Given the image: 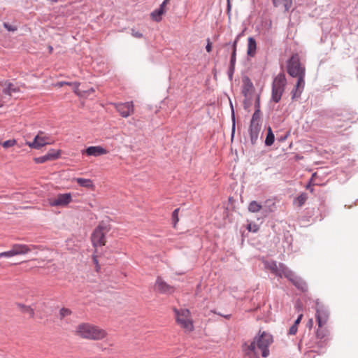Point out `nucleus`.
I'll list each match as a JSON object with an SVG mask.
<instances>
[{"label":"nucleus","instance_id":"obj_31","mask_svg":"<svg viewBox=\"0 0 358 358\" xmlns=\"http://www.w3.org/2000/svg\"><path fill=\"white\" fill-rule=\"evenodd\" d=\"M178 213H179V208H176L173 210L172 213V220L173 222V227H175L178 222L179 221L178 218Z\"/></svg>","mask_w":358,"mask_h":358},{"label":"nucleus","instance_id":"obj_38","mask_svg":"<svg viewBox=\"0 0 358 358\" xmlns=\"http://www.w3.org/2000/svg\"><path fill=\"white\" fill-rule=\"evenodd\" d=\"M247 228L250 231L252 232H257L259 229V227L255 224H249Z\"/></svg>","mask_w":358,"mask_h":358},{"label":"nucleus","instance_id":"obj_45","mask_svg":"<svg viewBox=\"0 0 358 358\" xmlns=\"http://www.w3.org/2000/svg\"><path fill=\"white\" fill-rule=\"evenodd\" d=\"M93 262L97 267H99L96 256H93Z\"/></svg>","mask_w":358,"mask_h":358},{"label":"nucleus","instance_id":"obj_1","mask_svg":"<svg viewBox=\"0 0 358 358\" xmlns=\"http://www.w3.org/2000/svg\"><path fill=\"white\" fill-rule=\"evenodd\" d=\"M273 341V336L270 334L259 331L252 341L243 344L242 350L248 358L267 357L269 355L268 347Z\"/></svg>","mask_w":358,"mask_h":358},{"label":"nucleus","instance_id":"obj_6","mask_svg":"<svg viewBox=\"0 0 358 358\" xmlns=\"http://www.w3.org/2000/svg\"><path fill=\"white\" fill-rule=\"evenodd\" d=\"M287 85V79L284 73L278 74L272 83L271 99L275 103H278L281 99Z\"/></svg>","mask_w":358,"mask_h":358},{"label":"nucleus","instance_id":"obj_48","mask_svg":"<svg viewBox=\"0 0 358 358\" xmlns=\"http://www.w3.org/2000/svg\"><path fill=\"white\" fill-rule=\"evenodd\" d=\"M352 119V114L348 113V117H347V120L350 121Z\"/></svg>","mask_w":358,"mask_h":358},{"label":"nucleus","instance_id":"obj_43","mask_svg":"<svg viewBox=\"0 0 358 358\" xmlns=\"http://www.w3.org/2000/svg\"><path fill=\"white\" fill-rule=\"evenodd\" d=\"M303 317V314H300L298 317V318L296 319V320L294 322V325L297 326L299 325V324L301 322V320Z\"/></svg>","mask_w":358,"mask_h":358},{"label":"nucleus","instance_id":"obj_20","mask_svg":"<svg viewBox=\"0 0 358 358\" xmlns=\"http://www.w3.org/2000/svg\"><path fill=\"white\" fill-rule=\"evenodd\" d=\"M243 93L245 96H247L248 94L250 93L253 90V84L251 82L250 79L248 77H245L243 78Z\"/></svg>","mask_w":358,"mask_h":358},{"label":"nucleus","instance_id":"obj_10","mask_svg":"<svg viewBox=\"0 0 358 358\" xmlns=\"http://www.w3.org/2000/svg\"><path fill=\"white\" fill-rule=\"evenodd\" d=\"M315 317L319 327L325 326L329 317L328 310L324 306L318 303H317L316 306Z\"/></svg>","mask_w":358,"mask_h":358},{"label":"nucleus","instance_id":"obj_15","mask_svg":"<svg viewBox=\"0 0 358 358\" xmlns=\"http://www.w3.org/2000/svg\"><path fill=\"white\" fill-rule=\"evenodd\" d=\"M83 154L87 156L99 157L108 153V151L100 145L90 146L82 151Z\"/></svg>","mask_w":358,"mask_h":358},{"label":"nucleus","instance_id":"obj_23","mask_svg":"<svg viewBox=\"0 0 358 358\" xmlns=\"http://www.w3.org/2000/svg\"><path fill=\"white\" fill-rule=\"evenodd\" d=\"M70 86L73 87V92L78 96L84 97V98L87 97V92H83L79 90L80 83H78V82L71 83V85H70Z\"/></svg>","mask_w":358,"mask_h":358},{"label":"nucleus","instance_id":"obj_42","mask_svg":"<svg viewBox=\"0 0 358 358\" xmlns=\"http://www.w3.org/2000/svg\"><path fill=\"white\" fill-rule=\"evenodd\" d=\"M71 85V83H69V82H65V81H62V82H59L57 83L55 86L56 87H63L64 85Z\"/></svg>","mask_w":358,"mask_h":358},{"label":"nucleus","instance_id":"obj_18","mask_svg":"<svg viewBox=\"0 0 358 358\" xmlns=\"http://www.w3.org/2000/svg\"><path fill=\"white\" fill-rule=\"evenodd\" d=\"M74 180L77 182V183L83 187L94 190V185L93 181L90 179L83 178H74Z\"/></svg>","mask_w":358,"mask_h":358},{"label":"nucleus","instance_id":"obj_39","mask_svg":"<svg viewBox=\"0 0 358 358\" xmlns=\"http://www.w3.org/2000/svg\"><path fill=\"white\" fill-rule=\"evenodd\" d=\"M3 27L8 31H15L17 30V27L15 26H11L8 23H4Z\"/></svg>","mask_w":358,"mask_h":358},{"label":"nucleus","instance_id":"obj_27","mask_svg":"<svg viewBox=\"0 0 358 358\" xmlns=\"http://www.w3.org/2000/svg\"><path fill=\"white\" fill-rule=\"evenodd\" d=\"M274 140H275V136L272 131V129L271 127H268L266 138L265 140V144L267 146H271V145H273Z\"/></svg>","mask_w":358,"mask_h":358},{"label":"nucleus","instance_id":"obj_37","mask_svg":"<svg viewBox=\"0 0 358 358\" xmlns=\"http://www.w3.org/2000/svg\"><path fill=\"white\" fill-rule=\"evenodd\" d=\"M131 36L134 38H142L143 37V34L141 33L139 31L136 30L135 29H131Z\"/></svg>","mask_w":358,"mask_h":358},{"label":"nucleus","instance_id":"obj_34","mask_svg":"<svg viewBox=\"0 0 358 358\" xmlns=\"http://www.w3.org/2000/svg\"><path fill=\"white\" fill-rule=\"evenodd\" d=\"M71 314V311L68 308H63L59 311V315H60L61 319H62L66 316H69Z\"/></svg>","mask_w":358,"mask_h":358},{"label":"nucleus","instance_id":"obj_9","mask_svg":"<svg viewBox=\"0 0 358 358\" xmlns=\"http://www.w3.org/2000/svg\"><path fill=\"white\" fill-rule=\"evenodd\" d=\"M50 138L43 131H39L35 136L33 142H27L26 144L31 148L40 149L42 147L50 144Z\"/></svg>","mask_w":358,"mask_h":358},{"label":"nucleus","instance_id":"obj_49","mask_svg":"<svg viewBox=\"0 0 358 358\" xmlns=\"http://www.w3.org/2000/svg\"><path fill=\"white\" fill-rule=\"evenodd\" d=\"M169 1L170 0H164L162 3H164V5H165V6H166V4L169 2Z\"/></svg>","mask_w":358,"mask_h":358},{"label":"nucleus","instance_id":"obj_4","mask_svg":"<svg viewBox=\"0 0 358 358\" xmlns=\"http://www.w3.org/2000/svg\"><path fill=\"white\" fill-rule=\"evenodd\" d=\"M110 227L104 222H101L94 229L92 235L91 241L94 247L103 246L106 243V235L110 231Z\"/></svg>","mask_w":358,"mask_h":358},{"label":"nucleus","instance_id":"obj_25","mask_svg":"<svg viewBox=\"0 0 358 358\" xmlns=\"http://www.w3.org/2000/svg\"><path fill=\"white\" fill-rule=\"evenodd\" d=\"M307 199V194L306 193H301L295 199V200L294 201V203L298 207H301L305 203Z\"/></svg>","mask_w":358,"mask_h":358},{"label":"nucleus","instance_id":"obj_17","mask_svg":"<svg viewBox=\"0 0 358 358\" xmlns=\"http://www.w3.org/2000/svg\"><path fill=\"white\" fill-rule=\"evenodd\" d=\"M272 3L274 7L284 13L288 12L293 6L292 0H272Z\"/></svg>","mask_w":358,"mask_h":358},{"label":"nucleus","instance_id":"obj_44","mask_svg":"<svg viewBox=\"0 0 358 358\" xmlns=\"http://www.w3.org/2000/svg\"><path fill=\"white\" fill-rule=\"evenodd\" d=\"M83 92H87V96H90L91 94L94 93L95 92L94 89L93 87H91L90 89L87 90H84Z\"/></svg>","mask_w":358,"mask_h":358},{"label":"nucleus","instance_id":"obj_3","mask_svg":"<svg viewBox=\"0 0 358 358\" xmlns=\"http://www.w3.org/2000/svg\"><path fill=\"white\" fill-rule=\"evenodd\" d=\"M73 332L77 337L88 341H101L108 335L105 329L90 322L79 323Z\"/></svg>","mask_w":358,"mask_h":358},{"label":"nucleus","instance_id":"obj_5","mask_svg":"<svg viewBox=\"0 0 358 358\" xmlns=\"http://www.w3.org/2000/svg\"><path fill=\"white\" fill-rule=\"evenodd\" d=\"M177 324L185 331L191 332L194 330L193 320L191 313L187 309H174Z\"/></svg>","mask_w":358,"mask_h":358},{"label":"nucleus","instance_id":"obj_11","mask_svg":"<svg viewBox=\"0 0 358 358\" xmlns=\"http://www.w3.org/2000/svg\"><path fill=\"white\" fill-rule=\"evenodd\" d=\"M115 107L120 115L123 117H128L134 113L133 101L116 103Z\"/></svg>","mask_w":358,"mask_h":358},{"label":"nucleus","instance_id":"obj_26","mask_svg":"<svg viewBox=\"0 0 358 358\" xmlns=\"http://www.w3.org/2000/svg\"><path fill=\"white\" fill-rule=\"evenodd\" d=\"M262 208L261 204L256 201H252L249 203L248 210L251 213H257Z\"/></svg>","mask_w":358,"mask_h":358},{"label":"nucleus","instance_id":"obj_7","mask_svg":"<svg viewBox=\"0 0 358 358\" xmlns=\"http://www.w3.org/2000/svg\"><path fill=\"white\" fill-rule=\"evenodd\" d=\"M287 73L292 77L306 75V68L301 63L298 54H294L287 62Z\"/></svg>","mask_w":358,"mask_h":358},{"label":"nucleus","instance_id":"obj_33","mask_svg":"<svg viewBox=\"0 0 358 358\" xmlns=\"http://www.w3.org/2000/svg\"><path fill=\"white\" fill-rule=\"evenodd\" d=\"M13 256H15V255L12 248L8 251L0 252V258H1V257L10 258Z\"/></svg>","mask_w":358,"mask_h":358},{"label":"nucleus","instance_id":"obj_29","mask_svg":"<svg viewBox=\"0 0 358 358\" xmlns=\"http://www.w3.org/2000/svg\"><path fill=\"white\" fill-rule=\"evenodd\" d=\"M59 155H60V152L59 150H50L46 154V156L48 157V159L50 161H51V160L57 159L59 157Z\"/></svg>","mask_w":358,"mask_h":358},{"label":"nucleus","instance_id":"obj_28","mask_svg":"<svg viewBox=\"0 0 358 358\" xmlns=\"http://www.w3.org/2000/svg\"><path fill=\"white\" fill-rule=\"evenodd\" d=\"M165 13L162 11V9H157L151 13V17L156 22H160L162 20V15Z\"/></svg>","mask_w":358,"mask_h":358},{"label":"nucleus","instance_id":"obj_32","mask_svg":"<svg viewBox=\"0 0 358 358\" xmlns=\"http://www.w3.org/2000/svg\"><path fill=\"white\" fill-rule=\"evenodd\" d=\"M16 143L17 142L15 139H10V140H8V141H6L5 142H3L2 143V146L4 148H8L14 146L16 144Z\"/></svg>","mask_w":358,"mask_h":358},{"label":"nucleus","instance_id":"obj_35","mask_svg":"<svg viewBox=\"0 0 358 358\" xmlns=\"http://www.w3.org/2000/svg\"><path fill=\"white\" fill-rule=\"evenodd\" d=\"M34 160L36 164H43L46 162L47 161H50L48 159V157H47L46 155L39 157H36Z\"/></svg>","mask_w":358,"mask_h":358},{"label":"nucleus","instance_id":"obj_21","mask_svg":"<svg viewBox=\"0 0 358 358\" xmlns=\"http://www.w3.org/2000/svg\"><path fill=\"white\" fill-rule=\"evenodd\" d=\"M259 124H250V134L251 141L254 143L258 137L259 131Z\"/></svg>","mask_w":358,"mask_h":358},{"label":"nucleus","instance_id":"obj_19","mask_svg":"<svg viewBox=\"0 0 358 358\" xmlns=\"http://www.w3.org/2000/svg\"><path fill=\"white\" fill-rule=\"evenodd\" d=\"M257 43L252 37H249L248 39V50L247 54L250 57H254L256 54Z\"/></svg>","mask_w":358,"mask_h":358},{"label":"nucleus","instance_id":"obj_41","mask_svg":"<svg viewBox=\"0 0 358 358\" xmlns=\"http://www.w3.org/2000/svg\"><path fill=\"white\" fill-rule=\"evenodd\" d=\"M206 50L208 52H210L212 51V43L210 42V39H207Z\"/></svg>","mask_w":358,"mask_h":358},{"label":"nucleus","instance_id":"obj_14","mask_svg":"<svg viewBox=\"0 0 358 358\" xmlns=\"http://www.w3.org/2000/svg\"><path fill=\"white\" fill-rule=\"evenodd\" d=\"M0 86L3 87V93L10 96L13 93L20 92V87L12 83L9 80L0 81Z\"/></svg>","mask_w":358,"mask_h":358},{"label":"nucleus","instance_id":"obj_40","mask_svg":"<svg viewBox=\"0 0 358 358\" xmlns=\"http://www.w3.org/2000/svg\"><path fill=\"white\" fill-rule=\"evenodd\" d=\"M297 329H298V327H297V326H296V325H294V324H293V325L290 327V329H289V334L290 335H295V334H296V332H297Z\"/></svg>","mask_w":358,"mask_h":358},{"label":"nucleus","instance_id":"obj_51","mask_svg":"<svg viewBox=\"0 0 358 358\" xmlns=\"http://www.w3.org/2000/svg\"><path fill=\"white\" fill-rule=\"evenodd\" d=\"M52 2H57V0H51Z\"/></svg>","mask_w":358,"mask_h":358},{"label":"nucleus","instance_id":"obj_8","mask_svg":"<svg viewBox=\"0 0 358 358\" xmlns=\"http://www.w3.org/2000/svg\"><path fill=\"white\" fill-rule=\"evenodd\" d=\"M72 201L71 193L59 194L57 196L48 199V203L53 207H65Z\"/></svg>","mask_w":358,"mask_h":358},{"label":"nucleus","instance_id":"obj_30","mask_svg":"<svg viewBox=\"0 0 358 358\" xmlns=\"http://www.w3.org/2000/svg\"><path fill=\"white\" fill-rule=\"evenodd\" d=\"M236 45H237V40H236L233 44V51H232L231 57V66L234 65V63L236 61Z\"/></svg>","mask_w":358,"mask_h":358},{"label":"nucleus","instance_id":"obj_36","mask_svg":"<svg viewBox=\"0 0 358 358\" xmlns=\"http://www.w3.org/2000/svg\"><path fill=\"white\" fill-rule=\"evenodd\" d=\"M259 110H256L252 115V117L250 124H257V123L259 124Z\"/></svg>","mask_w":358,"mask_h":358},{"label":"nucleus","instance_id":"obj_22","mask_svg":"<svg viewBox=\"0 0 358 358\" xmlns=\"http://www.w3.org/2000/svg\"><path fill=\"white\" fill-rule=\"evenodd\" d=\"M17 307L22 313L28 314L31 317L34 316V309L31 306L22 303H18Z\"/></svg>","mask_w":358,"mask_h":358},{"label":"nucleus","instance_id":"obj_13","mask_svg":"<svg viewBox=\"0 0 358 358\" xmlns=\"http://www.w3.org/2000/svg\"><path fill=\"white\" fill-rule=\"evenodd\" d=\"M155 287L162 294H172L175 291L174 287L167 284L161 277H157Z\"/></svg>","mask_w":358,"mask_h":358},{"label":"nucleus","instance_id":"obj_24","mask_svg":"<svg viewBox=\"0 0 358 358\" xmlns=\"http://www.w3.org/2000/svg\"><path fill=\"white\" fill-rule=\"evenodd\" d=\"M328 336L329 330L326 327H324V326L322 327H318V329L316 331L317 338L322 340L327 338Z\"/></svg>","mask_w":358,"mask_h":358},{"label":"nucleus","instance_id":"obj_46","mask_svg":"<svg viewBox=\"0 0 358 358\" xmlns=\"http://www.w3.org/2000/svg\"><path fill=\"white\" fill-rule=\"evenodd\" d=\"M313 319H310L309 321H308V325L310 328L312 327L313 326Z\"/></svg>","mask_w":358,"mask_h":358},{"label":"nucleus","instance_id":"obj_2","mask_svg":"<svg viewBox=\"0 0 358 358\" xmlns=\"http://www.w3.org/2000/svg\"><path fill=\"white\" fill-rule=\"evenodd\" d=\"M266 269L268 270L271 273L280 278H285L290 281L295 287L302 291L306 290V282L282 263H277L275 261L263 262Z\"/></svg>","mask_w":358,"mask_h":358},{"label":"nucleus","instance_id":"obj_16","mask_svg":"<svg viewBox=\"0 0 358 358\" xmlns=\"http://www.w3.org/2000/svg\"><path fill=\"white\" fill-rule=\"evenodd\" d=\"M305 76L306 75H301L296 77L298 78V80L294 89L292 92L293 99L301 96L305 86Z\"/></svg>","mask_w":358,"mask_h":358},{"label":"nucleus","instance_id":"obj_47","mask_svg":"<svg viewBox=\"0 0 358 358\" xmlns=\"http://www.w3.org/2000/svg\"><path fill=\"white\" fill-rule=\"evenodd\" d=\"M165 7H166V6H165V5H164V3H162V4L160 5L159 9H162V11H164V12L165 13V12H166Z\"/></svg>","mask_w":358,"mask_h":358},{"label":"nucleus","instance_id":"obj_50","mask_svg":"<svg viewBox=\"0 0 358 358\" xmlns=\"http://www.w3.org/2000/svg\"><path fill=\"white\" fill-rule=\"evenodd\" d=\"M3 106V103L0 101V108L2 107Z\"/></svg>","mask_w":358,"mask_h":358},{"label":"nucleus","instance_id":"obj_12","mask_svg":"<svg viewBox=\"0 0 358 358\" xmlns=\"http://www.w3.org/2000/svg\"><path fill=\"white\" fill-rule=\"evenodd\" d=\"M15 256L27 254L31 251L38 249L35 245L13 244L11 246Z\"/></svg>","mask_w":358,"mask_h":358}]
</instances>
